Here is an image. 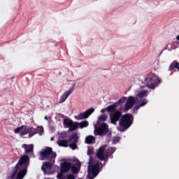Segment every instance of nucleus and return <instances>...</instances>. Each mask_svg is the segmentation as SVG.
I'll use <instances>...</instances> for the list:
<instances>
[{"label":"nucleus","mask_w":179,"mask_h":179,"mask_svg":"<svg viewBox=\"0 0 179 179\" xmlns=\"http://www.w3.org/2000/svg\"><path fill=\"white\" fill-rule=\"evenodd\" d=\"M45 120H48V116H45Z\"/></svg>","instance_id":"37"},{"label":"nucleus","mask_w":179,"mask_h":179,"mask_svg":"<svg viewBox=\"0 0 179 179\" xmlns=\"http://www.w3.org/2000/svg\"><path fill=\"white\" fill-rule=\"evenodd\" d=\"M88 125L89 123L87 120H83L80 123L78 122V127H80V129L87 128Z\"/></svg>","instance_id":"24"},{"label":"nucleus","mask_w":179,"mask_h":179,"mask_svg":"<svg viewBox=\"0 0 179 179\" xmlns=\"http://www.w3.org/2000/svg\"><path fill=\"white\" fill-rule=\"evenodd\" d=\"M145 83L148 88L154 90L159 84H160L161 80L155 73H150L146 76Z\"/></svg>","instance_id":"4"},{"label":"nucleus","mask_w":179,"mask_h":179,"mask_svg":"<svg viewBox=\"0 0 179 179\" xmlns=\"http://www.w3.org/2000/svg\"><path fill=\"white\" fill-rule=\"evenodd\" d=\"M71 169L72 173H77L79 172V170L75 165L71 166Z\"/></svg>","instance_id":"28"},{"label":"nucleus","mask_w":179,"mask_h":179,"mask_svg":"<svg viewBox=\"0 0 179 179\" xmlns=\"http://www.w3.org/2000/svg\"><path fill=\"white\" fill-rule=\"evenodd\" d=\"M55 162V159H53V161H49L48 162L43 163V165L41 167V170L45 173L47 172V169H51L52 168V165Z\"/></svg>","instance_id":"14"},{"label":"nucleus","mask_w":179,"mask_h":179,"mask_svg":"<svg viewBox=\"0 0 179 179\" xmlns=\"http://www.w3.org/2000/svg\"><path fill=\"white\" fill-rule=\"evenodd\" d=\"M20 131L21 136L27 135L29 134V138H31L37 134L41 135L43 133V128L42 127H38L35 129L31 126L22 125L21 127L14 129V133L16 134H19Z\"/></svg>","instance_id":"2"},{"label":"nucleus","mask_w":179,"mask_h":179,"mask_svg":"<svg viewBox=\"0 0 179 179\" xmlns=\"http://www.w3.org/2000/svg\"><path fill=\"white\" fill-rule=\"evenodd\" d=\"M136 98L134 96H129L127 99V101H126L124 110L128 111L130 109H131L134 107V106L136 104Z\"/></svg>","instance_id":"11"},{"label":"nucleus","mask_w":179,"mask_h":179,"mask_svg":"<svg viewBox=\"0 0 179 179\" xmlns=\"http://www.w3.org/2000/svg\"><path fill=\"white\" fill-rule=\"evenodd\" d=\"M70 148H71L72 150H76L77 148V143H70Z\"/></svg>","instance_id":"30"},{"label":"nucleus","mask_w":179,"mask_h":179,"mask_svg":"<svg viewBox=\"0 0 179 179\" xmlns=\"http://www.w3.org/2000/svg\"><path fill=\"white\" fill-rule=\"evenodd\" d=\"M127 99L126 97H124L122 99H120L118 101H117V104L118 105H122L123 104V103H124L125 100Z\"/></svg>","instance_id":"32"},{"label":"nucleus","mask_w":179,"mask_h":179,"mask_svg":"<svg viewBox=\"0 0 179 179\" xmlns=\"http://www.w3.org/2000/svg\"><path fill=\"white\" fill-rule=\"evenodd\" d=\"M64 173L60 172V173L57 175V179H63V178H64Z\"/></svg>","instance_id":"33"},{"label":"nucleus","mask_w":179,"mask_h":179,"mask_svg":"<svg viewBox=\"0 0 179 179\" xmlns=\"http://www.w3.org/2000/svg\"><path fill=\"white\" fill-rule=\"evenodd\" d=\"M71 169V162H62L60 165V172L62 173H67Z\"/></svg>","instance_id":"13"},{"label":"nucleus","mask_w":179,"mask_h":179,"mask_svg":"<svg viewBox=\"0 0 179 179\" xmlns=\"http://www.w3.org/2000/svg\"><path fill=\"white\" fill-rule=\"evenodd\" d=\"M108 116L105 114L101 115V116L99 117V121L100 122H106L107 121Z\"/></svg>","instance_id":"27"},{"label":"nucleus","mask_w":179,"mask_h":179,"mask_svg":"<svg viewBox=\"0 0 179 179\" xmlns=\"http://www.w3.org/2000/svg\"><path fill=\"white\" fill-rule=\"evenodd\" d=\"M176 39L179 41V34H178V36L176 37Z\"/></svg>","instance_id":"39"},{"label":"nucleus","mask_w":179,"mask_h":179,"mask_svg":"<svg viewBox=\"0 0 179 179\" xmlns=\"http://www.w3.org/2000/svg\"><path fill=\"white\" fill-rule=\"evenodd\" d=\"M80 179H83V178H80Z\"/></svg>","instance_id":"40"},{"label":"nucleus","mask_w":179,"mask_h":179,"mask_svg":"<svg viewBox=\"0 0 179 179\" xmlns=\"http://www.w3.org/2000/svg\"><path fill=\"white\" fill-rule=\"evenodd\" d=\"M94 134L97 136H110L109 126L106 123H103L99 127L95 129Z\"/></svg>","instance_id":"7"},{"label":"nucleus","mask_w":179,"mask_h":179,"mask_svg":"<svg viewBox=\"0 0 179 179\" xmlns=\"http://www.w3.org/2000/svg\"><path fill=\"white\" fill-rule=\"evenodd\" d=\"M78 122H73L71 126L69 127L70 129H69V131H75L79 127L78 125Z\"/></svg>","instance_id":"23"},{"label":"nucleus","mask_w":179,"mask_h":179,"mask_svg":"<svg viewBox=\"0 0 179 179\" xmlns=\"http://www.w3.org/2000/svg\"><path fill=\"white\" fill-rule=\"evenodd\" d=\"M72 123H73V121L71 120V119L65 118L64 119V125L67 126L69 128L72 126Z\"/></svg>","instance_id":"21"},{"label":"nucleus","mask_w":179,"mask_h":179,"mask_svg":"<svg viewBox=\"0 0 179 179\" xmlns=\"http://www.w3.org/2000/svg\"><path fill=\"white\" fill-rule=\"evenodd\" d=\"M122 116V113L120 110H115L110 115V120L112 124H117V122H118L121 117Z\"/></svg>","instance_id":"10"},{"label":"nucleus","mask_w":179,"mask_h":179,"mask_svg":"<svg viewBox=\"0 0 179 179\" xmlns=\"http://www.w3.org/2000/svg\"><path fill=\"white\" fill-rule=\"evenodd\" d=\"M24 149L25 154H30L34 152V145L33 144H22V146Z\"/></svg>","instance_id":"15"},{"label":"nucleus","mask_w":179,"mask_h":179,"mask_svg":"<svg viewBox=\"0 0 179 179\" xmlns=\"http://www.w3.org/2000/svg\"><path fill=\"white\" fill-rule=\"evenodd\" d=\"M50 141H54V138H53V137H51Z\"/></svg>","instance_id":"38"},{"label":"nucleus","mask_w":179,"mask_h":179,"mask_svg":"<svg viewBox=\"0 0 179 179\" xmlns=\"http://www.w3.org/2000/svg\"><path fill=\"white\" fill-rule=\"evenodd\" d=\"M40 157L42 160L52 161L55 159L57 153L52 151V148L47 147L40 152Z\"/></svg>","instance_id":"5"},{"label":"nucleus","mask_w":179,"mask_h":179,"mask_svg":"<svg viewBox=\"0 0 179 179\" xmlns=\"http://www.w3.org/2000/svg\"><path fill=\"white\" fill-rule=\"evenodd\" d=\"M106 147V145L100 147L96 153V157L101 161H108V155H106V152H105Z\"/></svg>","instance_id":"8"},{"label":"nucleus","mask_w":179,"mask_h":179,"mask_svg":"<svg viewBox=\"0 0 179 179\" xmlns=\"http://www.w3.org/2000/svg\"><path fill=\"white\" fill-rule=\"evenodd\" d=\"M57 145L59 146V147H64V148H66L69 146V141L67 140H57Z\"/></svg>","instance_id":"18"},{"label":"nucleus","mask_w":179,"mask_h":179,"mask_svg":"<svg viewBox=\"0 0 179 179\" xmlns=\"http://www.w3.org/2000/svg\"><path fill=\"white\" fill-rule=\"evenodd\" d=\"M175 69H178V71H179V63L177 61H174L172 62L169 68V71H175Z\"/></svg>","instance_id":"16"},{"label":"nucleus","mask_w":179,"mask_h":179,"mask_svg":"<svg viewBox=\"0 0 179 179\" xmlns=\"http://www.w3.org/2000/svg\"><path fill=\"white\" fill-rule=\"evenodd\" d=\"M134 123V116L131 113H126L125 115L121 117V119L119 122L120 128L118 129L120 131H125Z\"/></svg>","instance_id":"3"},{"label":"nucleus","mask_w":179,"mask_h":179,"mask_svg":"<svg viewBox=\"0 0 179 179\" xmlns=\"http://www.w3.org/2000/svg\"><path fill=\"white\" fill-rule=\"evenodd\" d=\"M30 165V157L28 155H24L22 156L19 162L15 166V170L10 176L9 179H24L27 173V169ZM17 174V176H16ZM16 176V177H15Z\"/></svg>","instance_id":"1"},{"label":"nucleus","mask_w":179,"mask_h":179,"mask_svg":"<svg viewBox=\"0 0 179 179\" xmlns=\"http://www.w3.org/2000/svg\"><path fill=\"white\" fill-rule=\"evenodd\" d=\"M106 110H107L106 109H102L101 113H106Z\"/></svg>","instance_id":"35"},{"label":"nucleus","mask_w":179,"mask_h":179,"mask_svg":"<svg viewBox=\"0 0 179 179\" xmlns=\"http://www.w3.org/2000/svg\"><path fill=\"white\" fill-rule=\"evenodd\" d=\"M117 107V103H113V105H110L106 108V111L111 113L115 111L116 108Z\"/></svg>","instance_id":"19"},{"label":"nucleus","mask_w":179,"mask_h":179,"mask_svg":"<svg viewBox=\"0 0 179 179\" xmlns=\"http://www.w3.org/2000/svg\"><path fill=\"white\" fill-rule=\"evenodd\" d=\"M94 112V108H90L89 110H86L84 113H80L78 115H76L75 118L77 120H82L85 119H87L92 113Z\"/></svg>","instance_id":"9"},{"label":"nucleus","mask_w":179,"mask_h":179,"mask_svg":"<svg viewBox=\"0 0 179 179\" xmlns=\"http://www.w3.org/2000/svg\"><path fill=\"white\" fill-rule=\"evenodd\" d=\"M146 104H147V102H146V101L142 102V103H141L140 104L135 106L134 110H138L140 109L141 107H143V106H145Z\"/></svg>","instance_id":"26"},{"label":"nucleus","mask_w":179,"mask_h":179,"mask_svg":"<svg viewBox=\"0 0 179 179\" xmlns=\"http://www.w3.org/2000/svg\"><path fill=\"white\" fill-rule=\"evenodd\" d=\"M138 96L140 99L146 97L148 96V91L146 90L141 91V92L138 93Z\"/></svg>","instance_id":"25"},{"label":"nucleus","mask_w":179,"mask_h":179,"mask_svg":"<svg viewBox=\"0 0 179 179\" xmlns=\"http://www.w3.org/2000/svg\"><path fill=\"white\" fill-rule=\"evenodd\" d=\"M100 171L101 170L99 162H96L93 165H90L88 168L87 178L89 179H94L99 176Z\"/></svg>","instance_id":"6"},{"label":"nucleus","mask_w":179,"mask_h":179,"mask_svg":"<svg viewBox=\"0 0 179 179\" xmlns=\"http://www.w3.org/2000/svg\"><path fill=\"white\" fill-rule=\"evenodd\" d=\"M80 165H81V164H80V163H78V164H77V166H78V167L80 166Z\"/></svg>","instance_id":"36"},{"label":"nucleus","mask_w":179,"mask_h":179,"mask_svg":"<svg viewBox=\"0 0 179 179\" xmlns=\"http://www.w3.org/2000/svg\"><path fill=\"white\" fill-rule=\"evenodd\" d=\"M96 140L93 136H88L85 138V143L87 144H92Z\"/></svg>","instance_id":"22"},{"label":"nucleus","mask_w":179,"mask_h":179,"mask_svg":"<svg viewBox=\"0 0 179 179\" xmlns=\"http://www.w3.org/2000/svg\"><path fill=\"white\" fill-rule=\"evenodd\" d=\"M69 143H78V136L76 134H72L68 140Z\"/></svg>","instance_id":"17"},{"label":"nucleus","mask_w":179,"mask_h":179,"mask_svg":"<svg viewBox=\"0 0 179 179\" xmlns=\"http://www.w3.org/2000/svg\"><path fill=\"white\" fill-rule=\"evenodd\" d=\"M93 152H94L93 148L88 147L87 155L91 156L93 154Z\"/></svg>","instance_id":"31"},{"label":"nucleus","mask_w":179,"mask_h":179,"mask_svg":"<svg viewBox=\"0 0 179 179\" xmlns=\"http://www.w3.org/2000/svg\"><path fill=\"white\" fill-rule=\"evenodd\" d=\"M75 85L72 87L69 90V91H66L65 93H64L60 98L59 103L62 104V103H64V101L66 100V99L70 96L71 94L73 92Z\"/></svg>","instance_id":"12"},{"label":"nucleus","mask_w":179,"mask_h":179,"mask_svg":"<svg viewBox=\"0 0 179 179\" xmlns=\"http://www.w3.org/2000/svg\"><path fill=\"white\" fill-rule=\"evenodd\" d=\"M120 137H113V143L116 144L120 142Z\"/></svg>","instance_id":"29"},{"label":"nucleus","mask_w":179,"mask_h":179,"mask_svg":"<svg viewBox=\"0 0 179 179\" xmlns=\"http://www.w3.org/2000/svg\"><path fill=\"white\" fill-rule=\"evenodd\" d=\"M66 179H76V178L73 174H69Z\"/></svg>","instance_id":"34"},{"label":"nucleus","mask_w":179,"mask_h":179,"mask_svg":"<svg viewBox=\"0 0 179 179\" xmlns=\"http://www.w3.org/2000/svg\"><path fill=\"white\" fill-rule=\"evenodd\" d=\"M116 150V148L115 147H111V148H109L108 149V151L106 152V155H107V160H108V158L113 155L114 154V152H115Z\"/></svg>","instance_id":"20"}]
</instances>
